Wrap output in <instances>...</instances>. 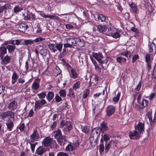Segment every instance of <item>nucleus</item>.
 Masks as SVG:
<instances>
[{
  "label": "nucleus",
  "mask_w": 156,
  "mask_h": 156,
  "mask_svg": "<svg viewBox=\"0 0 156 156\" xmlns=\"http://www.w3.org/2000/svg\"><path fill=\"white\" fill-rule=\"evenodd\" d=\"M30 144L31 145V150L33 152H34V148H35L36 145L35 144H32L31 143H30Z\"/></svg>",
  "instance_id": "338daca9"
},
{
  "label": "nucleus",
  "mask_w": 156,
  "mask_h": 156,
  "mask_svg": "<svg viewBox=\"0 0 156 156\" xmlns=\"http://www.w3.org/2000/svg\"><path fill=\"white\" fill-rule=\"evenodd\" d=\"M54 137L57 140L61 137H62V136H63L62 135L61 131L59 129L55 131L54 132Z\"/></svg>",
  "instance_id": "dca6fc26"
},
{
  "label": "nucleus",
  "mask_w": 156,
  "mask_h": 156,
  "mask_svg": "<svg viewBox=\"0 0 156 156\" xmlns=\"http://www.w3.org/2000/svg\"><path fill=\"white\" fill-rule=\"evenodd\" d=\"M121 55L123 56H125L127 58H129L131 55V53L130 51H127L126 53H124V52L121 53Z\"/></svg>",
  "instance_id": "ea45409f"
},
{
  "label": "nucleus",
  "mask_w": 156,
  "mask_h": 156,
  "mask_svg": "<svg viewBox=\"0 0 156 156\" xmlns=\"http://www.w3.org/2000/svg\"><path fill=\"white\" fill-rule=\"evenodd\" d=\"M101 130V129L100 128H94L92 130L91 135L98 139Z\"/></svg>",
  "instance_id": "0eeeda50"
},
{
  "label": "nucleus",
  "mask_w": 156,
  "mask_h": 156,
  "mask_svg": "<svg viewBox=\"0 0 156 156\" xmlns=\"http://www.w3.org/2000/svg\"><path fill=\"white\" fill-rule=\"evenodd\" d=\"M28 28V26L24 23L20 24L19 27V29L20 31L24 32Z\"/></svg>",
  "instance_id": "aec40b11"
},
{
  "label": "nucleus",
  "mask_w": 156,
  "mask_h": 156,
  "mask_svg": "<svg viewBox=\"0 0 156 156\" xmlns=\"http://www.w3.org/2000/svg\"><path fill=\"white\" fill-rule=\"evenodd\" d=\"M139 58V55H134L132 58V62L134 63L136 60Z\"/></svg>",
  "instance_id": "13d9d810"
},
{
  "label": "nucleus",
  "mask_w": 156,
  "mask_h": 156,
  "mask_svg": "<svg viewBox=\"0 0 156 156\" xmlns=\"http://www.w3.org/2000/svg\"><path fill=\"white\" fill-rule=\"evenodd\" d=\"M51 143L56 144V142L55 140H53V138L49 137L45 138L42 141V144L45 147H48L50 146Z\"/></svg>",
  "instance_id": "f03ea898"
},
{
  "label": "nucleus",
  "mask_w": 156,
  "mask_h": 156,
  "mask_svg": "<svg viewBox=\"0 0 156 156\" xmlns=\"http://www.w3.org/2000/svg\"><path fill=\"white\" fill-rule=\"evenodd\" d=\"M76 41L75 46L82 47L84 46V42L83 40H81L80 38H76Z\"/></svg>",
  "instance_id": "2eb2a0df"
},
{
  "label": "nucleus",
  "mask_w": 156,
  "mask_h": 156,
  "mask_svg": "<svg viewBox=\"0 0 156 156\" xmlns=\"http://www.w3.org/2000/svg\"><path fill=\"white\" fill-rule=\"evenodd\" d=\"M152 55V54L147 53L145 56V61L147 63V65L149 71L151 69V62L152 60H151V55Z\"/></svg>",
  "instance_id": "20e7f679"
},
{
  "label": "nucleus",
  "mask_w": 156,
  "mask_h": 156,
  "mask_svg": "<svg viewBox=\"0 0 156 156\" xmlns=\"http://www.w3.org/2000/svg\"><path fill=\"white\" fill-rule=\"evenodd\" d=\"M21 40H12L11 41H9V44H11L12 45H19L20 44L21 42Z\"/></svg>",
  "instance_id": "c85d7f7f"
},
{
  "label": "nucleus",
  "mask_w": 156,
  "mask_h": 156,
  "mask_svg": "<svg viewBox=\"0 0 156 156\" xmlns=\"http://www.w3.org/2000/svg\"><path fill=\"white\" fill-rule=\"evenodd\" d=\"M98 139L90 135L89 138L90 145L92 147H94L96 145Z\"/></svg>",
  "instance_id": "f8f14e48"
},
{
  "label": "nucleus",
  "mask_w": 156,
  "mask_h": 156,
  "mask_svg": "<svg viewBox=\"0 0 156 156\" xmlns=\"http://www.w3.org/2000/svg\"><path fill=\"white\" fill-rule=\"evenodd\" d=\"M98 17L99 22H107L108 20V18L102 14H98Z\"/></svg>",
  "instance_id": "ddd939ff"
},
{
  "label": "nucleus",
  "mask_w": 156,
  "mask_h": 156,
  "mask_svg": "<svg viewBox=\"0 0 156 156\" xmlns=\"http://www.w3.org/2000/svg\"><path fill=\"white\" fill-rule=\"evenodd\" d=\"M40 53L42 56H45L47 54V51L46 49H42L40 51Z\"/></svg>",
  "instance_id": "37998d69"
},
{
  "label": "nucleus",
  "mask_w": 156,
  "mask_h": 156,
  "mask_svg": "<svg viewBox=\"0 0 156 156\" xmlns=\"http://www.w3.org/2000/svg\"><path fill=\"white\" fill-rule=\"evenodd\" d=\"M71 71L72 74V77L73 78H76L77 76L76 72L73 68L71 69Z\"/></svg>",
  "instance_id": "09e8293b"
},
{
  "label": "nucleus",
  "mask_w": 156,
  "mask_h": 156,
  "mask_svg": "<svg viewBox=\"0 0 156 156\" xmlns=\"http://www.w3.org/2000/svg\"><path fill=\"white\" fill-rule=\"evenodd\" d=\"M40 85L38 83L35 81L32 84V88L34 90H37L39 87Z\"/></svg>",
  "instance_id": "f704fd0d"
},
{
  "label": "nucleus",
  "mask_w": 156,
  "mask_h": 156,
  "mask_svg": "<svg viewBox=\"0 0 156 156\" xmlns=\"http://www.w3.org/2000/svg\"><path fill=\"white\" fill-rule=\"evenodd\" d=\"M73 89L70 88L69 90V94H68V96H69L70 97H72L74 98L75 97L74 93L73 91Z\"/></svg>",
  "instance_id": "de8ad7c7"
},
{
  "label": "nucleus",
  "mask_w": 156,
  "mask_h": 156,
  "mask_svg": "<svg viewBox=\"0 0 156 156\" xmlns=\"http://www.w3.org/2000/svg\"><path fill=\"white\" fill-rule=\"evenodd\" d=\"M139 104L140 105L141 108H143L147 105L148 104V101L147 100H143L142 102L141 103L140 102V103Z\"/></svg>",
  "instance_id": "cd10ccee"
},
{
  "label": "nucleus",
  "mask_w": 156,
  "mask_h": 156,
  "mask_svg": "<svg viewBox=\"0 0 156 156\" xmlns=\"http://www.w3.org/2000/svg\"><path fill=\"white\" fill-rule=\"evenodd\" d=\"M61 71L59 67L56 66L54 70V75L57 76L61 73Z\"/></svg>",
  "instance_id": "2f4dec72"
},
{
  "label": "nucleus",
  "mask_w": 156,
  "mask_h": 156,
  "mask_svg": "<svg viewBox=\"0 0 156 156\" xmlns=\"http://www.w3.org/2000/svg\"><path fill=\"white\" fill-rule=\"evenodd\" d=\"M89 130L90 129L89 126H85L83 128L82 131L83 132H84L85 133H88Z\"/></svg>",
  "instance_id": "864d4df0"
},
{
  "label": "nucleus",
  "mask_w": 156,
  "mask_h": 156,
  "mask_svg": "<svg viewBox=\"0 0 156 156\" xmlns=\"http://www.w3.org/2000/svg\"><path fill=\"white\" fill-rule=\"evenodd\" d=\"M149 52L150 54H155L156 53V46L154 43H152L150 44H149Z\"/></svg>",
  "instance_id": "9d476101"
},
{
  "label": "nucleus",
  "mask_w": 156,
  "mask_h": 156,
  "mask_svg": "<svg viewBox=\"0 0 156 156\" xmlns=\"http://www.w3.org/2000/svg\"><path fill=\"white\" fill-rule=\"evenodd\" d=\"M57 156H69V155L66 153L60 152L57 153Z\"/></svg>",
  "instance_id": "4d7b16f0"
},
{
  "label": "nucleus",
  "mask_w": 156,
  "mask_h": 156,
  "mask_svg": "<svg viewBox=\"0 0 156 156\" xmlns=\"http://www.w3.org/2000/svg\"><path fill=\"white\" fill-rule=\"evenodd\" d=\"M18 76L16 72L13 73L12 76V84H14L17 81L18 78Z\"/></svg>",
  "instance_id": "6ab92c4d"
},
{
  "label": "nucleus",
  "mask_w": 156,
  "mask_h": 156,
  "mask_svg": "<svg viewBox=\"0 0 156 156\" xmlns=\"http://www.w3.org/2000/svg\"><path fill=\"white\" fill-rule=\"evenodd\" d=\"M54 96V95L53 92L50 91L48 93L47 96V98L48 101H50L53 98Z\"/></svg>",
  "instance_id": "473e14b6"
},
{
  "label": "nucleus",
  "mask_w": 156,
  "mask_h": 156,
  "mask_svg": "<svg viewBox=\"0 0 156 156\" xmlns=\"http://www.w3.org/2000/svg\"><path fill=\"white\" fill-rule=\"evenodd\" d=\"M67 43H68V44L70 45L72 47L73 45L75 46V43H76V39L73 38H69L67 40Z\"/></svg>",
  "instance_id": "a211bd4d"
},
{
  "label": "nucleus",
  "mask_w": 156,
  "mask_h": 156,
  "mask_svg": "<svg viewBox=\"0 0 156 156\" xmlns=\"http://www.w3.org/2000/svg\"><path fill=\"white\" fill-rule=\"evenodd\" d=\"M23 10L22 8H20L19 6H16L14 9V11L15 12H18Z\"/></svg>",
  "instance_id": "8fccbe9b"
},
{
  "label": "nucleus",
  "mask_w": 156,
  "mask_h": 156,
  "mask_svg": "<svg viewBox=\"0 0 156 156\" xmlns=\"http://www.w3.org/2000/svg\"><path fill=\"white\" fill-rule=\"evenodd\" d=\"M6 125L7 127V129L9 131H12L14 126L13 123L12 122H8L6 123Z\"/></svg>",
  "instance_id": "bb28decb"
},
{
  "label": "nucleus",
  "mask_w": 156,
  "mask_h": 156,
  "mask_svg": "<svg viewBox=\"0 0 156 156\" xmlns=\"http://www.w3.org/2000/svg\"><path fill=\"white\" fill-rule=\"evenodd\" d=\"M141 86V81H140L139 83L137 84L136 87L135 88V90L139 91L140 89Z\"/></svg>",
  "instance_id": "052dcab7"
},
{
  "label": "nucleus",
  "mask_w": 156,
  "mask_h": 156,
  "mask_svg": "<svg viewBox=\"0 0 156 156\" xmlns=\"http://www.w3.org/2000/svg\"><path fill=\"white\" fill-rule=\"evenodd\" d=\"M147 115L150 121L156 122V116H155V114L154 115V119L152 118L151 113L150 112H147Z\"/></svg>",
  "instance_id": "a878e982"
},
{
  "label": "nucleus",
  "mask_w": 156,
  "mask_h": 156,
  "mask_svg": "<svg viewBox=\"0 0 156 156\" xmlns=\"http://www.w3.org/2000/svg\"><path fill=\"white\" fill-rule=\"evenodd\" d=\"M80 82L78 81L75 83L73 86V88L75 90H76L77 89L79 88L80 87Z\"/></svg>",
  "instance_id": "49530a36"
},
{
  "label": "nucleus",
  "mask_w": 156,
  "mask_h": 156,
  "mask_svg": "<svg viewBox=\"0 0 156 156\" xmlns=\"http://www.w3.org/2000/svg\"><path fill=\"white\" fill-rule=\"evenodd\" d=\"M120 96V93H118L116 95L115 97L113 99V100L114 102H117L119 100V98Z\"/></svg>",
  "instance_id": "603ef678"
},
{
  "label": "nucleus",
  "mask_w": 156,
  "mask_h": 156,
  "mask_svg": "<svg viewBox=\"0 0 156 156\" xmlns=\"http://www.w3.org/2000/svg\"><path fill=\"white\" fill-rule=\"evenodd\" d=\"M138 134V132L136 130L133 132L130 131L129 133V136L131 139H133L134 136H136Z\"/></svg>",
  "instance_id": "e433bc0d"
},
{
  "label": "nucleus",
  "mask_w": 156,
  "mask_h": 156,
  "mask_svg": "<svg viewBox=\"0 0 156 156\" xmlns=\"http://www.w3.org/2000/svg\"><path fill=\"white\" fill-rule=\"evenodd\" d=\"M54 44H50L48 45V47L51 52H55L56 51L55 47Z\"/></svg>",
  "instance_id": "c9c22d12"
},
{
  "label": "nucleus",
  "mask_w": 156,
  "mask_h": 156,
  "mask_svg": "<svg viewBox=\"0 0 156 156\" xmlns=\"http://www.w3.org/2000/svg\"><path fill=\"white\" fill-rule=\"evenodd\" d=\"M46 103V101L44 99H41V101L38 100L35 102V105L34 106L35 110L41 108L42 106Z\"/></svg>",
  "instance_id": "7ed1b4c3"
},
{
  "label": "nucleus",
  "mask_w": 156,
  "mask_h": 156,
  "mask_svg": "<svg viewBox=\"0 0 156 156\" xmlns=\"http://www.w3.org/2000/svg\"><path fill=\"white\" fill-rule=\"evenodd\" d=\"M129 5L134 12L136 13L138 9L137 6L133 2H132Z\"/></svg>",
  "instance_id": "72a5a7b5"
},
{
  "label": "nucleus",
  "mask_w": 156,
  "mask_h": 156,
  "mask_svg": "<svg viewBox=\"0 0 156 156\" xmlns=\"http://www.w3.org/2000/svg\"><path fill=\"white\" fill-rule=\"evenodd\" d=\"M101 129H102L103 131H105L108 128V126L104 122L101 124Z\"/></svg>",
  "instance_id": "6e6d98bb"
},
{
  "label": "nucleus",
  "mask_w": 156,
  "mask_h": 156,
  "mask_svg": "<svg viewBox=\"0 0 156 156\" xmlns=\"http://www.w3.org/2000/svg\"><path fill=\"white\" fill-rule=\"evenodd\" d=\"M93 56L100 63H102L101 59L103 58V56L100 53H94Z\"/></svg>",
  "instance_id": "9b49d317"
},
{
  "label": "nucleus",
  "mask_w": 156,
  "mask_h": 156,
  "mask_svg": "<svg viewBox=\"0 0 156 156\" xmlns=\"http://www.w3.org/2000/svg\"><path fill=\"white\" fill-rule=\"evenodd\" d=\"M126 58L119 56L117 58V62L120 64H125L126 63Z\"/></svg>",
  "instance_id": "f3484780"
},
{
  "label": "nucleus",
  "mask_w": 156,
  "mask_h": 156,
  "mask_svg": "<svg viewBox=\"0 0 156 156\" xmlns=\"http://www.w3.org/2000/svg\"><path fill=\"white\" fill-rule=\"evenodd\" d=\"M44 149L41 147H39L36 151V153L39 155H42L45 152Z\"/></svg>",
  "instance_id": "412c9836"
},
{
  "label": "nucleus",
  "mask_w": 156,
  "mask_h": 156,
  "mask_svg": "<svg viewBox=\"0 0 156 156\" xmlns=\"http://www.w3.org/2000/svg\"><path fill=\"white\" fill-rule=\"evenodd\" d=\"M56 51L58 50L59 52H61L63 47V44L61 43H55V44Z\"/></svg>",
  "instance_id": "b1692460"
},
{
  "label": "nucleus",
  "mask_w": 156,
  "mask_h": 156,
  "mask_svg": "<svg viewBox=\"0 0 156 156\" xmlns=\"http://www.w3.org/2000/svg\"><path fill=\"white\" fill-rule=\"evenodd\" d=\"M25 127V126L24 124L23 123L20 125L19 127H18V128L21 131H22L24 130Z\"/></svg>",
  "instance_id": "bf43d9fd"
},
{
  "label": "nucleus",
  "mask_w": 156,
  "mask_h": 156,
  "mask_svg": "<svg viewBox=\"0 0 156 156\" xmlns=\"http://www.w3.org/2000/svg\"><path fill=\"white\" fill-rule=\"evenodd\" d=\"M108 35L109 36L111 35L113 38H116L120 37V34L117 32L112 33V32L109 33Z\"/></svg>",
  "instance_id": "4c0bfd02"
},
{
  "label": "nucleus",
  "mask_w": 156,
  "mask_h": 156,
  "mask_svg": "<svg viewBox=\"0 0 156 156\" xmlns=\"http://www.w3.org/2000/svg\"><path fill=\"white\" fill-rule=\"evenodd\" d=\"M109 139V135L106 134L104 135L103 139L102 138L101 139L99 147V150L101 154H102L104 152L105 143H107V141Z\"/></svg>",
  "instance_id": "f257e3e1"
},
{
  "label": "nucleus",
  "mask_w": 156,
  "mask_h": 156,
  "mask_svg": "<svg viewBox=\"0 0 156 156\" xmlns=\"http://www.w3.org/2000/svg\"><path fill=\"white\" fill-rule=\"evenodd\" d=\"M11 60V58L8 56V55H6L5 56L2 60L3 62V64L4 65H6Z\"/></svg>",
  "instance_id": "4be33fe9"
},
{
  "label": "nucleus",
  "mask_w": 156,
  "mask_h": 156,
  "mask_svg": "<svg viewBox=\"0 0 156 156\" xmlns=\"http://www.w3.org/2000/svg\"><path fill=\"white\" fill-rule=\"evenodd\" d=\"M34 43L33 40H25L24 41V43L22 44L25 45H28L29 44H32Z\"/></svg>",
  "instance_id": "a19ab883"
},
{
  "label": "nucleus",
  "mask_w": 156,
  "mask_h": 156,
  "mask_svg": "<svg viewBox=\"0 0 156 156\" xmlns=\"http://www.w3.org/2000/svg\"><path fill=\"white\" fill-rule=\"evenodd\" d=\"M67 122H66L65 120H62L61 122L60 125L62 127H63L65 125L66 126V123Z\"/></svg>",
  "instance_id": "774afa93"
},
{
  "label": "nucleus",
  "mask_w": 156,
  "mask_h": 156,
  "mask_svg": "<svg viewBox=\"0 0 156 156\" xmlns=\"http://www.w3.org/2000/svg\"><path fill=\"white\" fill-rule=\"evenodd\" d=\"M115 110L114 107L112 105H109L106 109V115L108 116H110L114 112Z\"/></svg>",
  "instance_id": "6e6552de"
},
{
  "label": "nucleus",
  "mask_w": 156,
  "mask_h": 156,
  "mask_svg": "<svg viewBox=\"0 0 156 156\" xmlns=\"http://www.w3.org/2000/svg\"><path fill=\"white\" fill-rule=\"evenodd\" d=\"M30 137L32 140L31 142H33L34 141L38 140L40 138L39 134L36 129L34 130L33 133L30 135Z\"/></svg>",
  "instance_id": "39448f33"
},
{
  "label": "nucleus",
  "mask_w": 156,
  "mask_h": 156,
  "mask_svg": "<svg viewBox=\"0 0 156 156\" xmlns=\"http://www.w3.org/2000/svg\"><path fill=\"white\" fill-rule=\"evenodd\" d=\"M65 136H62V137L57 140L58 144L62 146H64L65 143L67 142L66 139L65 138Z\"/></svg>",
  "instance_id": "4468645a"
},
{
  "label": "nucleus",
  "mask_w": 156,
  "mask_h": 156,
  "mask_svg": "<svg viewBox=\"0 0 156 156\" xmlns=\"http://www.w3.org/2000/svg\"><path fill=\"white\" fill-rule=\"evenodd\" d=\"M144 124L139 122L137 125V129L140 132H143L144 131Z\"/></svg>",
  "instance_id": "393cba45"
},
{
  "label": "nucleus",
  "mask_w": 156,
  "mask_h": 156,
  "mask_svg": "<svg viewBox=\"0 0 156 156\" xmlns=\"http://www.w3.org/2000/svg\"><path fill=\"white\" fill-rule=\"evenodd\" d=\"M11 111V110L8 111V116H9L12 119H14L15 118V113Z\"/></svg>",
  "instance_id": "5fc2aeb1"
},
{
  "label": "nucleus",
  "mask_w": 156,
  "mask_h": 156,
  "mask_svg": "<svg viewBox=\"0 0 156 156\" xmlns=\"http://www.w3.org/2000/svg\"><path fill=\"white\" fill-rule=\"evenodd\" d=\"M115 144V142L114 140H111L108 142V143H105V147L104 148L105 152V153H107L109 150L110 148L112 146H114Z\"/></svg>",
  "instance_id": "423d86ee"
},
{
  "label": "nucleus",
  "mask_w": 156,
  "mask_h": 156,
  "mask_svg": "<svg viewBox=\"0 0 156 156\" xmlns=\"http://www.w3.org/2000/svg\"><path fill=\"white\" fill-rule=\"evenodd\" d=\"M8 111L2 112L1 114V116L3 119H5L8 116Z\"/></svg>",
  "instance_id": "3c124183"
},
{
  "label": "nucleus",
  "mask_w": 156,
  "mask_h": 156,
  "mask_svg": "<svg viewBox=\"0 0 156 156\" xmlns=\"http://www.w3.org/2000/svg\"><path fill=\"white\" fill-rule=\"evenodd\" d=\"M6 47L8 49L9 52L10 53H11L16 48L15 46L11 45H8Z\"/></svg>",
  "instance_id": "c756f323"
},
{
  "label": "nucleus",
  "mask_w": 156,
  "mask_h": 156,
  "mask_svg": "<svg viewBox=\"0 0 156 156\" xmlns=\"http://www.w3.org/2000/svg\"><path fill=\"white\" fill-rule=\"evenodd\" d=\"M17 107V103L14 100L10 103L8 106V108L10 110H14Z\"/></svg>",
  "instance_id": "1a4fd4ad"
},
{
  "label": "nucleus",
  "mask_w": 156,
  "mask_h": 156,
  "mask_svg": "<svg viewBox=\"0 0 156 156\" xmlns=\"http://www.w3.org/2000/svg\"><path fill=\"white\" fill-rule=\"evenodd\" d=\"M44 39H43V38L41 37H40L38 38H36V39L33 40V42H35L36 43L38 42H40L42 41L43 40H44Z\"/></svg>",
  "instance_id": "0e129e2a"
},
{
  "label": "nucleus",
  "mask_w": 156,
  "mask_h": 156,
  "mask_svg": "<svg viewBox=\"0 0 156 156\" xmlns=\"http://www.w3.org/2000/svg\"><path fill=\"white\" fill-rule=\"evenodd\" d=\"M66 150L68 151H71L73 150V146L70 144H69L66 147Z\"/></svg>",
  "instance_id": "e2e57ef3"
},
{
  "label": "nucleus",
  "mask_w": 156,
  "mask_h": 156,
  "mask_svg": "<svg viewBox=\"0 0 156 156\" xmlns=\"http://www.w3.org/2000/svg\"><path fill=\"white\" fill-rule=\"evenodd\" d=\"M60 97L62 98H64L66 96V94L65 90H60L59 92Z\"/></svg>",
  "instance_id": "79ce46f5"
},
{
  "label": "nucleus",
  "mask_w": 156,
  "mask_h": 156,
  "mask_svg": "<svg viewBox=\"0 0 156 156\" xmlns=\"http://www.w3.org/2000/svg\"><path fill=\"white\" fill-rule=\"evenodd\" d=\"M46 92H42L40 94H38L37 96L40 99H43L46 96Z\"/></svg>",
  "instance_id": "a18cd8bd"
},
{
  "label": "nucleus",
  "mask_w": 156,
  "mask_h": 156,
  "mask_svg": "<svg viewBox=\"0 0 156 156\" xmlns=\"http://www.w3.org/2000/svg\"><path fill=\"white\" fill-rule=\"evenodd\" d=\"M107 28V27L105 25H99L98 27V30L100 32H103L106 31Z\"/></svg>",
  "instance_id": "5701e85b"
},
{
  "label": "nucleus",
  "mask_w": 156,
  "mask_h": 156,
  "mask_svg": "<svg viewBox=\"0 0 156 156\" xmlns=\"http://www.w3.org/2000/svg\"><path fill=\"white\" fill-rule=\"evenodd\" d=\"M89 93L90 90L89 89L85 90L83 91V99L86 98Z\"/></svg>",
  "instance_id": "58836bf2"
},
{
  "label": "nucleus",
  "mask_w": 156,
  "mask_h": 156,
  "mask_svg": "<svg viewBox=\"0 0 156 156\" xmlns=\"http://www.w3.org/2000/svg\"><path fill=\"white\" fill-rule=\"evenodd\" d=\"M7 47L4 46L0 47V54L3 55H4L6 54L7 52Z\"/></svg>",
  "instance_id": "7c9ffc66"
},
{
  "label": "nucleus",
  "mask_w": 156,
  "mask_h": 156,
  "mask_svg": "<svg viewBox=\"0 0 156 156\" xmlns=\"http://www.w3.org/2000/svg\"><path fill=\"white\" fill-rule=\"evenodd\" d=\"M55 98V101L57 102H59L62 100L60 96H59L58 94H57L56 95Z\"/></svg>",
  "instance_id": "680f3d73"
},
{
  "label": "nucleus",
  "mask_w": 156,
  "mask_h": 156,
  "mask_svg": "<svg viewBox=\"0 0 156 156\" xmlns=\"http://www.w3.org/2000/svg\"><path fill=\"white\" fill-rule=\"evenodd\" d=\"M95 69L96 71L98 72L99 73H101V69L100 67H99L98 65L95 66Z\"/></svg>",
  "instance_id": "69168bd1"
},
{
  "label": "nucleus",
  "mask_w": 156,
  "mask_h": 156,
  "mask_svg": "<svg viewBox=\"0 0 156 156\" xmlns=\"http://www.w3.org/2000/svg\"><path fill=\"white\" fill-rule=\"evenodd\" d=\"M66 126L68 131H69L73 128V126L70 122H68L66 123Z\"/></svg>",
  "instance_id": "c03bdc74"
}]
</instances>
